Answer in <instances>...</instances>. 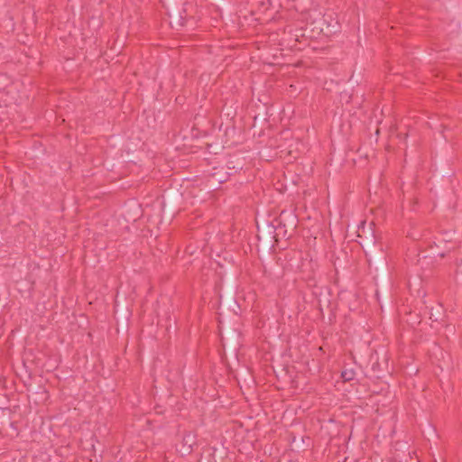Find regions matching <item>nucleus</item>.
I'll list each match as a JSON object with an SVG mask.
<instances>
[{
	"label": "nucleus",
	"mask_w": 462,
	"mask_h": 462,
	"mask_svg": "<svg viewBox=\"0 0 462 462\" xmlns=\"http://www.w3.org/2000/svg\"><path fill=\"white\" fill-rule=\"evenodd\" d=\"M342 377L344 378V380L346 381H348V380H351L352 379V373L351 372H344L342 374Z\"/></svg>",
	"instance_id": "f257e3e1"
}]
</instances>
